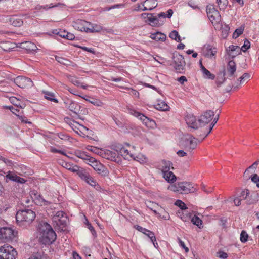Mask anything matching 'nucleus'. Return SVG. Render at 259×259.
<instances>
[{"label":"nucleus","instance_id":"nucleus-1","mask_svg":"<svg viewBox=\"0 0 259 259\" xmlns=\"http://www.w3.org/2000/svg\"><path fill=\"white\" fill-rule=\"evenodd\" d=\"M38 231L40 234V242L45 245H50L56 239V234L48 223L42 222L39 225Z\"/></svg>","mask_w":259,"mask_h":259},{"label":"nucleus","instance_id":"nucleus-2","mask_svg":"<svg viewBox=\"0 0 259 259\" xmlns=\"http://www.w3.org/2000/svg\"><path fill=\"white\" fill-rule=\"evenodd\" d=\"M35 217V212L30 209L27 208L18 210L16 214V222L21 226L29 225Z\"/></svg>","mask_w":259,"mask_h":259},{"label":"nucleus","instance_id":"nucleus-3","mask_svg":"<svg viewBox=\"0 0 259 259\" xmlns=\"http://www.w3.org/2000/svg\"><path fill=\"white\" fill-rule=\"evenodd\" d=\"M168 189L173 192L182 194H188L196 191L193 184L188 182H178L169 187Z\"/></svg>","mask_w":259,"mask_h":259},{"label":"nucleus","instance_id":"nucleus-4","mask_svg":"<svg viewBox=\"0 0 259 259\" xmlns=\"http://www.w3.org/2000/svg\"><path fill=\"white\" fill-rule=\"evenodd\" d=\"M64 104L65 107L75 114L73 117L75 118L81 119L80 114H83L87 110L85 108L82 107L77 103L72 101L67 100V102H64Z\"/></svg>","mask_w":259,"mask_h":259},{"label":"nucleus","instance_id":"nucleus-5","mask_svg":"<svg viewBox=\"0 0 259 259\" xmlns=\"http://www.w3.org/2000/svg\"><path fill=\"white\" fill-rule=\"evenodd\" d=\"M17 252L12 246L4 244L0 247V259H15Z\"/></svg>","mask_w":259,"mask_h":259},{"label":"nucleus","instance_id":"nucleus-6","mask_svg":"<svg viewBox=\"0 0 259 259\" xmlns=\"http://www.w3.org/2000/svg\"><path fill=\"white\" fill-rule=\"evenodd\" d=\"M77 175L88 184L94 187H96V190H99L101 189V187L97 184L96 181L90 176L89 172L83 168L81 167Z\"/></svg>","mask_w":259,"mask_h":259},{"label":"nucleus","instance_id":"nucleus-7","mask_svg":"<svg viewBox=\"0 0 259 259\" xmlns=\"http://www.w3.org/2000/svg\"><path fill=\"white\" fill-rule=\"evenodd\" d=\"M88 164H90L98 174L105 177L109 175V170L102 163L98 161L95 158L92 157L89 159Z\"/></svg>","mask_w":259,"mask_h":259},{"label":"nucleus","instance_id":"nucleus-8","mask_svg":"<svg viewBox=\"0 0 259 259\" xmlns=\"http://www.w3.org/2000/svg\"><path fill=\"white\" fill-rule=\"evenodd\" d=\"M172 62L174 67L178 72L182 73L184 72L186 62L182 55L179 53L174 54Z\"/></svg>","mask_w":259,"mask_h":259},{"label":"nucleus","instance_id":"nucleus-9","mask_svg":"<svg viewBox=\"0 0 259 259\" xmlns=\"http://www.w3.org/2000/svg\"><path fill=\"white\" fill-rule=\"evenodd\" d=\"M127 111L131 115L139 118L147 126H152L155 123L153 120L148 118L143 114L137 111L132 107H128L127 108Z\"/></svg>","mask_w":259,"mask_h":259},{"label":"nucleus","instance_id":"nucleus-10","mask_svg":"<svg viewBox=\"0 0 259 259\" xmlns=\"http://www.w3.org/2000/svg\"><path fill=\"white\" fill-rule=\"evenodd\" d=\"M206 12L207 16L212 23L218 24L220 22L221 20V15L213 5L207 6Z\"/></svg>","mask_w":259,"mask_h":259},{"label":"nucleus","instance_id":"nucleus-11","mask_svg":"<svg viewBox=\"0 0 259 259\" xmlns=\"http://www.w3.org/2000/svg\"><path fill=\"white\" fill-rule=\"evenodd\" d=\"M113 150L117 152V155L122 156L124 159L130 160L131 159H135L134 155L129 152L128 150L121 144H116L112 145Z\"/></svg>","mask_w":259,"mask_h":259},{"label":"nucleus","instance_id":"nucleus-12","mask_svg":"<svg viewBox=\"0 0 259 259\" xmlns=\"http://www.w3.org/2000/svg\"><path fill=\"white\" fill-rule=\"evenodd\" d=\"M14 82L21 88H29L33 85V81L29 78L19 76L14 78Z\"/></svg>","mask_w":259,"mask_h":259},{"label":"nucleus","instance_id":"nucleus-13","mask_svg":"<svg viewBox=\"0 0 259 259\" xmlns=\"http://www.w3.org/2000/svg\"><path fill=\"white\" fill-rule=\"evenodd\" d=\"M14 230L9 227H2L0 229V240L3 241L11 240L14 237V234H16Z\"/></svg>","mask_w":259,"mask_h":259},{"label":"nucleus","instance_id":"nucleus-14","mask_svg":"<svg viewBox=\"0 0 259 259\" xmlns=\"http://www.w3.org/2000/svg\"><path fill=\"white\" fill-rule=\"evenodd\" d=\"M30 195L33 201L38 205H49L51 203L50 202L44 199L42 196L36 190L30 191Z\"/></svg>","mask_w":259,"mask_h":259},{"label":"nucleus","instance_id":"nucleus-15","mask_svg":"<svg viewBox=\"0 0 259 259\" xmlns=\"http://www.w3.org/2000/svg\"><path fill=\"white\" fill-rule=\"evenodd\" d=\"M214 112L212 110H207L201 115L198 120L199 126L202 127L209 123L214 116Z\"/></svg>","mask_w":259,"mask_h":259},{"label":"nucleus","instance_id":"nucleus-16","mask_svg":"<svg viewBox=\"0 0 259 259\" xmlns=\"http://www.w3.org/2000/svg\"><path fill=\"white\" fill-rule=\"evenodd\" d=\"M152 13H143L141 15L142 19H145V22L148 23L152 26H159L161 24L159 20L157 17H154Z\"/></svg>","mask_w":259,"mask_h":259},{"label":"nucleus","instance_id":"nucleus-17","mask_svg":"<svg viewBox=\"0 0 259 259\" xmlns=\"http://www.w3.org/2000/svg\"><path fill=\"white\" fill-rule=\"evenodd\" d=\"M101 156L105 159L110 160L112 161H115L117 163L120 162V160L119 159L118 156L117 155V152L115 151H111L110 150H102L101 152Z\"/></svg>","mask_w":259,"mask_h":259},{"label":"nucleus","instance_id":"nucleus-18","mask_svg":"<svg viewBox=\"0 0 259 259\" xmlns=\"http://www.w3.org/2000/svg\"><path fill=\"white\" fill-rule=\"evenodd\" d=\"M217 51V48L210 44H205L204 46V55L206 57L215 59Z\"/></svg>","mask_w":259,"mask_h":259},{"label":"nucleus","instance_id":"nucleus-19","mask_svg":"<svg viewBox=\"0 0 259 259\" xmlns=\"http://www.w3.org/2000/svg\"><path fill=\"white\" fill-rule=\"evenodd\" d=\"M225 69L227 78L231 79L235 77V73L236 71V65L233 60H230L228 62Z\"/></svg>","mask_w":259,"mask_h":259},{"label":"nucleus","instance_id":"nucleus-20","mask_svg":"<svg viewBox=\"0 0 259 259\" xmlns=\"http://www.w3.org/2000/svg\"><path fill=\"white\" fill-rule=\"evenodd\" d=\"M88 24L89 22L86 21L78 20L77 22H74L73 27L75 29L79 31L89 32L90 27L88 26Z\"/></svg>","mask_w":259,"mask_h":259},{"label":"nucleus","instance_id":"nucleus-21","mask_svg":"<svg viewBox=\"0 0 259 259\" xmlns=\"http://www.w3.org/2000/svg\"><path fill=\"white\" fill-rule=\"evenodd\" d=\"M197 141H198L197 138H195L191 135H189V138L186 139L185 147L188 148L189 151H192L196 148L197 145Z\"/></svg>","mask_w":259,"mask_h":259},{"label":"nucleus","instance_id":"nucleus-22","mask_svg":"<svg viewBox=\"0 0 259 259\" xmlns=\"http://www.w3.org/2000/svg\"><path fill=\"white\" fill-rule=\"evenodd\" d=\"M187 124L191 128L198 129L200 126L198 125L195 116L192 114H188L185 117Z\"/></svg>","mask_w":259,"mask_h":259},{"label":"nucleus","instance_id":"nucleus-23","mask_svg":"<svg viewBox=\"0 0 259 259\" xmlns=\"http://www.w3.org/2000/svg\"><path fill=\"white\" fill-rule=\"evenodd\" d=\"M6 21L15 27H20L23 23L22 20L16 16L6 17Z\"/></svg>","mask_w":259,"mask_h":259},{"label":"nucleus","instance_id":"nucleus-24","mask_svg":"<svg viewBox=\"0 0 259 259\" xmlns=\"http://www.w3.org/2000/svg\"><path fill=\"white\" fill-rule=\"evenodd\" d=\"M226 72L225 67H223L217 74L216 83L218 87H220L227 79Z\"/></svg>","mask_w":259,"mask_h":259},{"label":"nucleus","instance_id":"nucleus-25","mask_svg":"<svg viewBox=\"0 0 259 259\" xmlns=\"http://www.w3.org/2000/svg\"><path fill=\"white\" fill-rule=\"evenodd\" d=\"M172 166V163L170 161L162 160L159 163V169L161 170L162 174H163L169 171L171 167L173 169Z\"/></svg>","mask_w":259,"mask_h":259},{"label":"nucleus","instance_id":"nucleus-26","mask_svg":"<svg viewBox=\"0 0 259 259\" xmlns=\"http://www.w3.org/2000/svg\"><path fill=\"white\" fill-rule=\"evenodd\" d=\"M6 177V179L18 183L24 184L26 182V180L25 179L21 178L11 171H9Z\"/></svg>","mask_w":259,"mask_h":259},{"label":"nucleus","instance_id":"nucleus-27","mask_svg":"<svg viewBox=\"0 0 259 259\" xmlns=\"http://www.w3.org/2000/svg\"><path fill=\"white\" fill-rule=\"evenodd\" d=\"M226 50L229 56H231L232 58L240 54L241 52V48L239 46L234 45L230 46L228 49Z\"/></svg>","mask_w":259,"mask_h":259},{"label":"nucleus","instance_id":"nucleus-28","mask_svg":"<svg viewBox=\"0 0 259 259\" xmlns=\"http://www.w3.org/2000/svg\"><path fill=\"white\" fill-rule=\"evenodd\" d=\"M149 37L152 39L157 41H164L166 38V36L165 34L159 31H157L154 33H151Z\"/></svg>","mask_w":259,"mask_h":259},{"label":"nucleus","instance_id":"nucleus-29","mask_svg":"<svg viewBox=\"0 0 259 259\" xmlns=\"http://www.w3.org/2000/svg\"><path fill=\"white\" fill-rule=\"evenodd\" d=\"M259 200V194L256 192H253L251 194L249 193V196L248 197L246 203L247 205H251L256 203Z\"/></svg>","mask_w":259,"mask_h":259},{"label":"nucleus","instance_id":"nucleus-30","mask_svg":"<svg viewBox=\"0 0 259 259\" xmlns=\"http://www.w3.org/2000/svg\"><path fill=\"white\" fill-rule=\"evenodd\" d=\"M74 154L76 157L83 159L87 163H89V159L92 157L87 155V152L80 150H76Z\"/></svg>","mask_w":259,"mask_h":259},{"label":"nucleus","instance_id":"nucleus-31","mask_svg":"<svg viewBox=\"0 0 259 259\" xmlns=\"http://www.w3.org/2000/svg\"><path fill=\"white\" fill-rule=\"evenodd\" d=\"M162 176L163 178H164L165 180L168 183H174L176 181L177 179L176 176L172 171H170V170L167 172L162 174Z\"/></svg>","mask_w":259,"mask_h":259},{"label":"nucleus","instance_id":"nucleus-32","mask_svg":"<svg viewBox=\"0 0 259 259\" xmlns=\"http://www.w3.org/2000/svg\"><path fill=\"white\" fill-rule=\"evenodd\" d=\"M201 68L203 73V77L205 78L213 80L215 78V75L212 74L208 70H207L202 64H201Z\"/></svg>","mask_w":259,"mask_h":259},{"label":"nucleus","instance_id":"nucleus-33","mask_svg":"<svg viewBox=\"0 0 259 259\" xmlns=\"http://www.w3.org/2000/svg\"><path fill=\"white\" fill-rule=\"evenodd\" d=\"M88 26L90 27L89 33L99 32L103 29V27L101 25L93 24L89 22Z\"/></svg>","mask_w":259,"mask_h":259},{"label":"nucleus","instance_id":"nucleus-34","mask_svg":"<svg viewBox=\"0 0 259 259\" xmlns=\"http://www.w3.org/2000/svg\"><path fill=\"white\" fill-rule=\"evenodd\" d=\"M155 108L157 110L165 111L169 110V107L165 102L162 101L155 105Z\"/></svg>","mask_w":259,"mask_h":259},{"label":"nucleus","instance_id":"nucleus-35","mask_svg":"<svg viewBox=\"0 0 259 259\" xmlns=\"http://www.w3.org/2000/svg\"><path fill=\"white\" fill-rule=\"evenodd\" d=\"M250 77V75L248 73H244L241 77H240L237 80L236 83L237 85L236 87H234V89H235L239 84H242L243 82L246 80L249 79Z\"/></svg>","mask_w":259,"mask_h":259},{"label":"nucleus","instance_id":"nucleus-36","mask_svg":"<svg viewBox=\"0 0 259 259\" xmlns=\"http://www.w3.org/2000/svg\"><path fill=\"white\" fill-rule=\"evenodd\" d=\"M44 93L45 94V98L46 99L55 103L58 102V100L55 98L54 94L48 91L44 92Z\"/></svg>","mask_w":259,"mask_h":259},{"label":"nucleus","instance_id":"nucleus-37","mask_svg":"<svg viewBox=\"0 0 259 259\" xmlns=\"http://www.w3.org/2000/svg\"><path fill=\"white\" fill-rule=\"evenodd\" d=\"M169 37L174 40H175L177 42H180L181 41V39L180 36L179 35L178 31L176 30L172 31L169 34Z\"/></svg>","mask_w":259,"mask_h":259},{"label":"nucleus","instance_id":"nucleus-38","mask_svg":"<svg viewBox=\"0 0 259 259\" xmlns=\"http://www.w3.org/2000/svg\"><path fill=\"white\" fill-rule=\"evenodd\" d=\"M191 222L194 224L198 226L199 228L202 227V221L197 216L195 215L191 219Z\"/></svg>","mask_w":259,"mask_h":259},{"label":"nucleus","instance_id":"nucleus-39","mask_svg":"<svg viewBox=\"0 0 259 259\" xmlns=\"http://www.w3.org/2000/svg\"><path fill=\"white\" fill-rule=\"evenodd\" d=\"M55 59L58 63L64 65H69L70 63H71L70 60L62 57L56 56Z\"/></svg>","mask_w":259,"mask_h":259},{"label":"nucleus","instance_id":"nucleus-40","mask_svg":"<svg viewBox=\"0 0 259 259\" xmlns=\"http://www.w3.org/2000/svg\"><path fill=\"white\" fill-rule=\"evenodd\" d=\"M217 3L220 10H224L228 5V0H217Z\"/></svg>","mask_w":259,"mask_h":259},{"label":"nucleus","instance_id":"nucleus-41","mask_svg":"<svg viewBox=\"0 0 259 259\" xmlns=\"http://www.w3.org/2000/svg\"><path fill=\"white\" fill-rule=\"evenodd\" d=\"M65 213L62 211H58L56 212V214L53 217V220L54 222H58L60 219L64 218Z\"/></svg>","mask_w":259,"mask_h":259},{"label":"nucleus","instance_id":"nucleus-42","mask_svg":"<svg viewBox=\"0 0 259 259\" xmlns=\"http://www.w3.org/2000/svg\"><path fill=\"white\" fill-rule=\"evenodd\" d=\"M87 148L88 150L92 151L96 154H97L98 155L101 156V152H102V149H100L95 147H93L92 146H88Z\"/></svg>","mask_w":259,"mask_h":259},{"label":"nucleus","instance_id":"nucleus-43","mask_svg":"<svg viewBox=\"0 0 259 259\" xmlns=\"http://www.w3.org/2000/svg\"><path fill=\"white\" fill-rule=\"evenodd\" d=\"M248 234L247 233V232L245 231L242 230L240 234V241L242 243H245L248 241Z\"/></svg>","mask_w":259,"mask_h":259},{"label":"nucleus","instance_id":"nucleus-44","mask_svg":"<svg viewBox=\"0 0 259 259\" xmlns=\"http://www.w3.org/2000/svg\"><path fill=\"white\" fill-rule=\"evenodd\" d=\"M219 114H218L213 119V120L212 121V122L211 123V124L210 125L209 127V130H208V132H207V133L205 135L204 138H206L209 134L211 132V130H212L213 126H214V125L216 124V123L217 122V121H218L219 120Z\"/></svg>","mask_w":259,"mask_h":259},{"label":"nucleus","instance_id":"nucleus-45","mask_svg":"<svg viewBox=\"0 0 259 259\" xmlns=\"http://www.w3.org/2000/svg\"><path fill=\"white\" fill-rule=\"evenodd\" d=\"M250 47V42L246 38L244 39L243 46L240 48L242 51L245 52Z\"/></svg>","mask_w":259,"mask_h":259},{"label":"nucleus","instance_id":"nucleus-46","mask_svg":"<svg viewBox=\"0 0 259 259\" xmlns=\"http://www.w3.org/2000/svg\"><path fill=\"white\" fill-rule=\"evenodd\" d=\"M244 29L241 27L236 29L233 33L232 37L234 38H236L239 37L243 32Z\"/></svg>","mask_w":259,"mask_h":259},{"label":"nucleus","instance_id":"nucleus-47","mask_svg":"<svg viewBox=\"0 0 259 259\" xmlns=\"http://www.w3.org/2000/svg\"><path fill=\"white\" fill-rule=\"evenodd\" d=\"M249 196V190L248 189H245L243 190L241 193V195L240 196V197L242 198L243 200H246V201H247V199L248 198V197Z\"/></svg>","mask_w":259,"mask_h":259},{"label":"nucleus","instance_id":"nucleus-48","mask_svg":"<svg viewBox=\"0 0 259 259\" xmlns=\"http://www.w3.org/2000/svg\"><path fill=\"white\" fill-rule=\"evenodd\" d=\"M175 205L180 207L182 210H185L187 209L186 205L181 200H177L175 202Z\"/></svg>","mask_w":259,"mask_h":259},{"label":"nucleus","instance_id":"nucleus-49","mask_svg":"<svg viewBox=\"0 0 259 259\" xmlns=\"http://www.w3.org/2000/svg\"><path fill=\"white\" fill-rule=\"evenodd\" d=\"M207 132H203L202 133L200 131H197L196 136L199 137V138H198V141L199 142H201L205 138H204L205 135L207 133Z\"/></svg>","mask_w":259,"mask_h":259},{"label":"nucleus","instance_id":"nucleus-50","mask_svg":"<svg viewBox=\"0 0 259 259\" xmlns=\"http://www.w3.org/2000/svg\"><path fill=\"white\" fill-rule=\"evenodd\" d=\"M251 181L256 184V186L259 188V176L256 174H253L250 177Z\"/></svg>","mask_w":259,"mask_h":259},{"label":"nucleus","instance_id":"nucleus-51","mask_svg":"<svg viewBox=\"0 0 259 259\" xmlns=\"http://www.w3.org/2000/svg\"><path fill=\"white\" fill-rule=\"evenodd\" d=\"M145 234L150 239L151 242H156V239L154 232L148 230L146 234Z\"/></svg>","mask_w":259,"mask_h":259},{"label":"nucleus","instance_id":"nucleus-52","mask_svg":"<svg viewBox=\"0 0 259 259\" xmlns=\"http://www.w3.org/2000/svg\"><path fill=\"white\" fill-rule=\"evenodd\" d=\"M258 161H256L255 162H254L251 165H250V166H249L245 171L244 173V176H245V175H246L247 174V172L249 171V170L250 169H253V170H255L256 167H257V166L258 165Z\"/></svg>","mask_w":259,"mask_h":259},{"label":"nucleus","instance_id":"nucleus-53","mask_svg":"<svg viewBox=\"0 0 259 259\" xmlns=\"http://www.w3.org/2000/svg\"><path fill=\"white\" fill-rule=\"evenodd\" d=\"M57 224V225L61 226H62L63 227H65L67 225V219L66 217H65L64 218L60 219L58 221V222H55Z\"/></svg>","mask_w":259,"mask_h":259},{"label":"nucleus","instance_id":"nucleus-54","mask_svg":"<svg viewBox=\"0 0 259 259\" xmlns=\"http://www.w3.org/2000/svg\"><path fill=\"white\" fill-rule=\"evenodd\" d=\"M17 117H18V119L20 120H21V121L23 123H27V124H29L30 125H31L32 124V123L31 122L28 121V119H27V118L24 116L18 115L17 116Z\"/></svg>","mask_w":259,"mask_h":259},{"label":"nucleus","instance_id":"nucleus-55","mask_svg":"<svg viewBox=\"0 0 259 259\" xmlns=\"http://www.w3.org/2000/svg\"><path fill=\"white\" fill-rule=\"evenodd\" d=\"M152 1H144L142 5L143 6L144 5V4H145L146 6H144V8L142 9V11H146V10H149V11H151V7L150 6H151V7H153L152 6L150 5L149 4V3H150V2H151Z\"/></svg>","mask_w":259,"mask_h":259},{"label":"nucleus","instance_id":"nucleus-56","mask_svg":"<svg viewBox=\"0 0 259 259\" xmlns=\"http://www.w3.org/2000/svg\"><path fill=\"white\" fill-rule=\"evenodd\" d=\"M89 102L96 106H102L103 103L99 100L93 99L92 100H89Z\"/></svg>","mask_w":259,"mask_h":259},{"label":"nucleus","instance_id":"nucleus-57","mask_svg":"<svg viewBox=\"0 0 259 259\" xmlns=\"http://www.w3.org/2000/svg\"><path fill=\"white\" fill-rule=\"evenodd\" d=\"M0 160L3 161L5 164H6L8 166H12L13 164V162H12V160L8 159L2 156L0 157Z\"/></svg>","mask_w":259,"mask_h":259},{"label":"nucleus","instance_id":"nucleus-58","mask_svg":"<svg viewBox=\"0 0 259 259\" xmlns=\"http://www.w3.org/2000/svg\"><path fill=\"white\" fill-rule=\"evenodd\" d=\"M87 225L88 229L92 232L93 236H96L97 234H96V231L94 229V228L93 227V226H92L91 224L87 220Z\"/></svg>","mask_w":259,"mask_h":259},{"label":"nucleus","instance_id":"nucleus-59","mask_svg":"<svg viewBox=\"0 0 259 259\" xmlns=\"http://www.w3.org/2000/svg\"><path fill=\"white\" fill-rule=\"evenodd\" d=\"M70 81L73 83L74 85L79 87L81 84L80 82L75 77H71L70 78Z\"/></svg>","mask_w":259,"mask_h":259},{"label":"nucleus","instance_id":"nucleus-60","mask_svg":"<svg viewBox=\"0 0 259 259\" xmlns=\"http://www.w3.org/2000/svg\"><path fill=\"white\" fill-rule=\"evenodd\" d=\"M13 114H15L17 116L19 115L18 113L20 110L15 108L12 106H10L7 107Z\"/></svg>","mask_w":259,"mask_h":259},{"label":"nucleus","instance_id":"nucleus-61","mask_svg":"<svg viewBox=\"0 0 259 259\" xmlns=\"http://www.w3.org/2000/svg\"><path fill=\"white\" fill-rule=\"evenodd\" d=\"M135 228L136 229H137L138 231L142 232L143 234H146V232L148 231V229L143 228L140 226L139 225H136L135 226Z\"/></svg>","mask_w":259,"mask_h":259},{"label":"nucleus","instance_id":"nucleus-62","mask_svg":"<svg viewBox=\"0 0 259 259\" xmlns=\"http://www.w3.org/2000/svg\"><path fill=\"white\" fill-rule=\"evenodd\" d=\"M78 48L81 49L82 50L84 51H87L90 53H91L93 54H95V51H94V49L93 48H89L86 47H83V46H77Z\"/></svg>","mask_w":259,"mask_h":259},{"label":"nucleus","instance_id":"nucleus-63","mask_svg":"<svg viewBox=\"0 0 259 259\" xmlns=\"http://www.w3.org/2000/svg\"><path fill=\"white\" fill-rule=\"evenodd\" d=\"M217 253L219 254L218 257L220 258L226 259L228 257V254L227 253L223 251H219Z\"/></svg>","mask_w":259,"mask_h":259},{"label":"nucleus","instance_id":"nucleus-64","mask_svg":"<svg viewBox=\"0 0 259 259\" xmlns=\"http://www.w3.org/2000/svg\"><path fill=\"white\" fill-rule=\"evenodd\" d=\"M81 167L78 166L77 165H73L72 164L70 171L73 172H75L76 174H77L78 171H79V169H80Z\"/></svg>","mask_w":259,"mask_h":259}]
</instances>
